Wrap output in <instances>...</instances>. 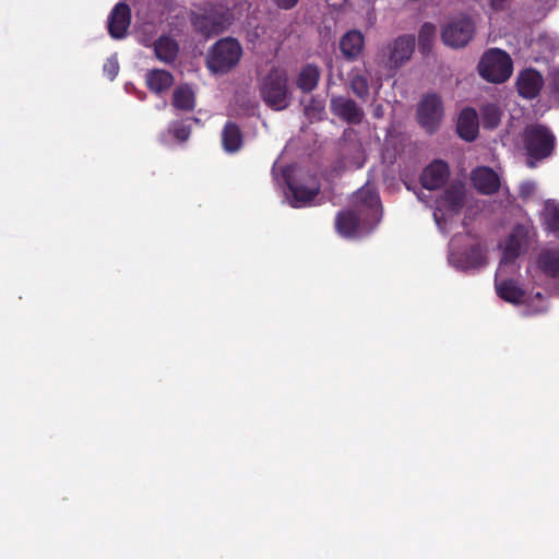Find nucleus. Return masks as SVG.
Instances as JSON below:
<instances>
[{
    "label": "nucleus",
    "instance_id": "obj_32",
    "mask_svg": "<svg viewBox=\"0 0 559 559\" xmlns=\"http://www.w3.org/2000/svg\"><path fill=\"white\" fill-rule=\"evenodd\" d=\"M169 131L179 142H186L191 133V127L183 121H175L170 124Z\"/></svg>",
    "mask_w": 559,
    "mask_h": 559
},
{
    "label": "nucleus",
    "instance_id": "obj_24",
    "mask_svg": "<svg viewBox=\"0 0 559 559\" xmlns=\"http://www.w3.org/2000/svg\"><path fill=\"white\" fill-rule=\"evenodd\" d=\"M540 271L548 277H559V248L548 249L540 252L537 258Z\"/></svg>",
    "mask_w": 559,
    "mask_h": 559
},
{
    "label": "nucleus",
    "instance_id": "obj_35",
    "mask_svg": "<svg viewBox=\"0 0 559 559\" xmlns=\"http://www.w3.org/2000/svg\"><path fill=\"white\" fill-rule=\"evenodd\" d=\"M272 1L281 10H292V8L296 7L299 2V0H272Z\"/></svg>",
    "mask_w": 559,
    "mask_h": 559
},
{
    "label": "nucleus",
    "instance_id": "obj_25",
    "mask_svg": "<svg viewBox=\"0 0 559 559\" xmlns=\"http://www.w3.org/2000/svg\"><path fill=\"white\" fill-rule=\"evenodd\" d=\"M173 106L177 110L191 111L195 108V95L188 84L178 85L173 93Z\"/></svg>",
    "mask_w": 559,
    "mask_h": 559
},
{
    "label": "nucleus",
    "instance_id": "obj_6",
    "mask_svg": "<svg viewBox=\"0 0 559 559\" xmlns=\"http://www.w3.org/2000/svg\"><path fill=\"white\" fill-rule=\"evenodd\" d=\"M194 31L205 38L224 33L231 23V16L228 10L205 9L203 12H192L190 17Z\"/></svg>",
    "mask_w": 559,
    "mask_h": 559
},
{
    "label": "nucleus",
    "instance_id": "obj_21",
    "mask_svg": "<svg viewBox=\"0 0 559 559\" xmlns=\"http://www.w3.org/2000/svg\"><path fill=\"white\" fill-rule=\"evenodd\" d=\"M222 145L227 154L238 153L243 145V134L234 121H227L222 131Z\"/></svg>",
    "mask_w": 559,
    "mask_h": 559
},
{
    "label": "nucleus",
    "instance_id": "obj_16",
    "mask_svg": "<svg viewBox=\"0 0 559 559\" xmlns=\"http://www.w3.org/2000/svg\"><path fill=\"white\" fill-rule=\"evenodd\" d=\"M144 80L146 88L155 95H162L168 92L175 84L174 74L160 68L147 70Z\"/></svg>",
    "mask_w": 559,
    "mask_h": 559
},
{
    "label": "nucleus",
    "instance_id": "obj_9",
    "mask_svg": "<svg viewBox=\"0 0 559 559\" xmlns=\"http://www.w3.org/2000/svg\"><path fill=\"white\" fill-rule=\"evenodd\" d=\"M330 110L347 124H359L366 116L356 102L345 96H333L330 100Z\"/></svg>",
    "mask_w": 559,
    "mask_h": 559
},
{
    "label": "nucleus",
    "instance_id": "obj_12",
    "mask_svg": "<svg viewBox=\"0 0 559 559\" xmlns=\"http://www.w3.org/2000/svg\"><path fill=\"white\" fill-rule=\"evenodd\" d=\"M449 176L448 163L443 159H435L424 169L420 183L427 190H438L447 183Z\"/></svg>",
    "mask_w": 559,
    "mask_h": 559
},
{
    "label": "nucleus",
    "instance_id": "obj_39",
    "mask_svg": "<svg viewBox=\"0 0 559 559\" xmlns=\"http://www.w3.org/2000/svg\"><path fill=\"white\" fill-rule=\"evenodd\" d=\"M507 0H489L490 5L493 10H501Z\"/></svg>",
    "mask_w": 559,
    "mask_h": 559
},
{
    "label": "nucleus",
    "instance_id": "obj_8",
    "mask_svg": "<svg viewBox=\"0 0 559 559\" xmlns=\"http://www.w3.org/2000/svg\"><path fill=\"white\" fill-rule=\"evenodd\" d=\"M443 117V103L437 94L424 96L418 105L417 118L419 124L428 132L433 133Z\"/></svg>",
    "mask_w": 559,
    "mask_h": 559
},
{
    "label": "nucleus",
    "instance_id": "obj_23",
    "mask_svg": "<svg viewBox=\"0 0 559 559\" xmlns=\"http://www.w3.org/2000/svg\"><path fill=\"white\" fill-rule=\"evenodd\" d=\"M496 290L500 299L512 305L522 304L526 296L519 284L511 278L499 283L496 282Z\"/></svg>",
    "mask_w": 559,
    "mask_h": 559
},
{
    "label": "nucleus",
    "instance_id": "obj_26",
    "mask_svg": "<svg viewBox=\"0 0 559 559\" xmlns=\"http://www.w3.org/2000/svg\"><path fill=\"white\" fill-rule=\"evenodd\" d=\"M354 203L358 207L357 211L364 214V210L377 214L380 206V199L376 191L369 188H362L356 191L354 195Z\"/></svg>",
    "mask_w": 559,
    "mask_h": 559
},
{
    "label": "nucleus",
    "instance_id": "obj_5",
    "mask_svg": "<svg viewBox=\"0 0 559 559\" xmlns=\"http://www.w3.org/2000/svg\"><path fill=\"white\" fill-rule=\"evenodd\" d=\"M478 72L488 82L502 83L512 73L511 57L501 49H489L478 63Z\"/></svg>",
    "mask_w": 559,
    "mask_h": 559
},
{
    "label": "nucleus",
    "instance_id": "obj_28",
    "mask_svg": "<svg viewBox=\"0 0 559 559\" xmlns=\"http://www.w3.org/2000/svg\"><path fill=\"white\" fill-rule=\"evenodd\" d=\"M502 110L496 104H486L480 107V122L485 129H496L501 120Z\"/></svg>",
    "mask_w": 559,
    "mask_h": 559
},
{
    "label": "nucleus",
    "instance_id": "obj_18",
    "mask_svg": "<svg viewBox=\"0 0 559 559\" xmlns=\"http://www.w3.org/2000/svg\"><path fill=\"white\" fill-rule=\"evenodd\" d=\"M366 46L364 35L357 29L347 31L340 40V50L345 60H355Z\"/></svg>",
    "mask_w": 559,
    "mask_h": 559
},
{
    "label": "nucleus",
    "instance_id": "obj_17",
    "mask_svg": "<svg viewBox=\"0 0 559 559\" xmlns=\"http://www.w3.org/2000/svg\"><path fill=\"white\" fill-rule=\"evenodd\" d=\"M479 118L476 109L465 107L461 110L457 122L456 132L460 138L467 142H473L478 135Z\"/></svg>",
    "mask_w": 559,
    "mask_h": 559
},
{
    "label": "nucleus",
    "instance_id": "obj_40",
    "mask_svg": "<svg viewBox=\"0 0 559 559\" xmlns=\"http://www.w3.org/2000/svg\"><path fill=\"white\" fill-rule=\"evenodd\" d=\"M380 110H381V107H378V108L376 109V111H374V116H377V117H378V116H380Z\"/></svg>",
    "mask_w": 559,
    "mask_h": 559
},
{
    "label": "nucleus",
    "instance_id": "obj_29",
    "mask_svg": "<svg viewBox=\"0 0 559 559\" xmlns=\"http://www.w3.org/2000/svg\"><path fill=\"white\" fill-rule=\"evenodd\" d=\"M435 37L436 26L430 22L424 23L418 36L419 49L423 55H428L431 51Z\"/></svg>",
    "mask_w": 559,
    "mask_h": 559
},
{
    "label": "nucleus",
    "instance_id": "obj_37",
    "mask_svg": "<svg viewBox=\"0 0 559 559\" xmlns=\"http://www.w3.org/2000/svg\"><path fill=\"white\" fill-rule=\"evenodd\" d=\"M551 92L554 97L559 100V72L556 73L552 78Z\"/></svg>",
    "mask_w": 559,
    "mask_h": 559
},
{
    "label": "nucleus",
    "instance_id": "obj_10",
    "mask_svg": "<svg viewBox=\"0 0 559 559\" xmlns=\"http://www.w3.org/2000/svg\"><path fill=\"white\" fill-rule=\"evenodd\" d=\"M515 87L521 97L533 100L538 97L544 87V78L538 70L532 67L525 68L520 71Z\"/></svg>",
    "mask_w": 559,
    "mask_h": 559
},
{
    "label": "nucleus",
    "instance_id": "obj_7",
    "mask_svg": "<svg viewBox=\"0 0 559 559\" xmlns=\"http://www.w3.org/2000/svg\"><path fill=\"white\" fill-rule=\"evenodd\" d=\"M476 32L474 20L466 14H461L449 20L442 27L441 40L451 48H464L473 39Z\"/></svg>",
    "mask_w": 559,
    "mask_h": 559
},
{
    "label": "nucleus",
    "instance_id": "obj_19",
    "mask_svg": "<svg viewBox=\"0 0 559 559\" xmlns=\"http://www.w3.org/2000/svg\"><path fill=\"white\" fill-rule=\"evenodd\" d=\"M321 79V70L316 63H306L296 78V87L304 94L317 90Z\"/></svg>",
    "mask_w": 559,
    "mask_h": 559
},
{
    "label": "nucleus",
    "instance_id": "obj_22",
    "mask_svg": "<svg viewBox=\"0 0 559 559\" xmlns=\"http://www.w3.org/2000/svg\"><path fill=\"white\" fill-rule=\"evenodd\" d=\"M360 211L344 210L337 213L335 218V227L343 237H353L359 226Z\"/></svg>",
    "mask_w": 559,
    "mask_h": 559
},
{
    "label": "nucleus",
    "instance_id": "obj_34",
    "mask_svg": "<svg viewBox=\"0 0 559 559\" xmlns=\"http://www.w3.org/2000/svg\"><path fill=\"white\" fill-rule=\"evenodd\" d=\"M103 71L111 81L116 79L119 73V63L116 59H107L103 66Z\"/></svg>",
    "mask_w": 559,
    "mask_h": 559
},
{
    "label": "nucleus",
    "instance_id": "obj_20",
    "mask_svg": "<svg viewBox=\"0 0 559 559\" xmlns=\"http://www.w3.org/2000/svg\"><path fill=\"white\" fill-rule=\"evenodd\" d=\"M155 58L165 63H174L179 55L178 43L168 35L159 36L153 44Z\"/></svg>",
    "mask_w": 559,
    "mask_h": 559
},
{
    "label": "nucleus",
    "instance_id": "obj_38",
    "mask_svg": "<svg viewBox=\"0 0 559 559\" xmlns=\"http://www.w3.org/2000/svg\"><path fill=\"white\" fill-rule=\"evenodd\" d=\"M533 185L532 183H524L521 188V193L523 197H528L533 191Z\"/></svg>",
    "mask_w": 559,
    "mask_h": 559
},
{
    "label": "nucleus",
    "instance_id": "obj_4",
    "mask_svg": "<svg viewBox=\"0 0 559 559\" xmlns=\"http://www.w3.org/2000/svg\"><path fill=\"white\" fill-rule=\"evenodd\" d=\"M242 56V48L235 38L219 39L210 48L206 67L214 73H226L237 66Z\"/></svg>",
    "mask_w": 559,
    "mask_h": 559
},
{
    "label": "nucleus",
    "instance_id": "obj_2",
    "mask_svg": "<svg viewBox=\"0 0 559 559\" xmlns=\"http://www.w3.org/2000/svg\"><path fill=\"white\" fill-rule=\"evenodd\" d=\"M523 145L527 156V166L534 168L537 162L545 160L552 155L556 138L546 126L535 123L524 130Z\"/></svg>",
    "mask_w": 559,
    "mask_h": 559
},
{
    "label": "nucleus",
    "instance_id": "obj_3",
    "mask_svg": "<svg viewBox=\"0 0 559 559\" xmlns=\"http://www.w3.org/2000/svg\"><path fill=\"white\" fill-rule=\"evenodd\" d=\"M260 97L272 110H285L289 105L290 92L288 78L284 69L272 67L260 80Z\"/></svg>",
    "mask_w": 559,
    "mask_h": 559
},
{
    "label": "nucleus",
    "instance_id": "obj_14",
    "mask_svg": "<svg viewBox=\"0 0 559 559\" xmlns=\"http://www.w3.org/2000/svg\"><path fill=\"white\" fill-rule=\"evenodd\" d=\"M487 262L486 253L480 245H474L464 252L451 253L450 263L459 270L478 269Z\"/></svg>",
    "mask_w": 559,
    "mask_h": 559
},
{
    "label": "nucleus",
    "instance_id": "obj_33",
    "mask_svg": "<svg viewBox=\"0 0 559 559\" xmlns=\"http://www.w3.org/2000/svg\"><path fill=\"white\" fill-rule=\"evenodd\" d=\"M546 221L548 228L559 237V205H547Z\"/></svg>",
    "mask_w": 559,
    "mask_h": 559
},
{
    "label": "nucleus",
    "instance_id": "obj_36",
    "mask_svg": "<svg viewBox=\"0 0 559 559\" xmlns=\"http://www.w3.org/2000/svg\"><path fill=\"white\" fill-rule=\"evenodd\" d=\"M313 110H318L319 115L321 112L324 111V107L323 105L321 104H318V103H312V104H309L306 108H305V111L308 116H313Z\"/></svg>",
    "mask_w": 559,
    "mask_h": 559
},
{
    "label": "nucleus",
    "instance_id": "obj_1",
    "mask_svg": "<svg viewBox=\"0 0 559 559\" xmlns=\"http://www.w3.org/2000/svg\"><path fill=\"white\" fill-rule=\"evenodd\" d=\"M415 49L416 37L414 35H400L379 48L377 60L393 76L400 68L411 60Z\"/></svg>",
    "mask_w": 559,
    "mask_h": 559
},
{
    "label": "nucleus",
    "instance_id": "obj_27",
    "mask_svg": "<svg viewBox=\"0 0 559 559\" xmlns=\"http://www.w3.org/2000/svg\"><path fill=\"white\" fill-rule=\"evenodd\" d=\"M442 200L447 205V209H450L453 212H459L464 206L466 195L464 194V189L462 187L451 185L444 190Z\"/></svg>",
    "mask_w": 559,
    "mask_h": 559
},
{
    "label": "nucleus",
    "instance_id": "obj_15",
    "mask_svg": "<svg viewBox=\"0 0 559 559\" xmlns=\"http://www.w3.org/2000/svg\"><path fill=\"white\" fill-rule=\"evenodd\" d=\"M287 189L286 198L294 209L307 206V204L311 203L320 193V186L318 183L311 187H305L301 183L287 180Z\"/></svg>",
    "mask_w": 559,
    "mask_h": 559
},
{
    "label": "nucleus",
    "instance_id": "obj_31",
    "mask_svg": "<svg viewBox=\"0 0 559 559\" xmlns=\"http://www.w3.org/2000/svg\"><path fill=\"white\" fill-rule=\"evenodd\" d=\"M521 254V242L514 235H510L504 243L500 264L511 263Z\"/></svg>",
    "mask_w": 559,
    "mask_h": 559
},
{
    "label": "nucleus",
    "instance_id": "obj_30",
    "mask_svg": "<svg viewBox=\"0 0 559 559\" xmlns=\"http://www.w3.org/2000/svg\"><path fill=\"white\" fill-rule=\"evenodd\" d=\"M349 88L362 102L367 100L370 95L369 80L365 75H353L349 81Z\"/></svg>",
    "mask_w": 559,
    "mask_h": 559
},
{
    "label": "nucleus",
    "instance_id": "obj_11",
    "mask_svg": "<svg viewBox=\"0 0 559 559\" xmlns=\"http://www.w3.org/2000/svg\"><path fill=\"white\" fill-rule=\"evenodd\" d=\"M131 24V9L128 3L120 2L109 12L107 19V31L109 36L115 39L126 37L128 28Z\"/></svg>",
    "mask_w": 559,
    "mask_h": 559
},
{
    "label": "nucleus",
    "instance_id": "obj_13",
    "mask_svg": "<svg viewBox=\"0 0 559 559\" xmlns=\"http://www.w3.org/2000/svg\"><path fill=\"white\" fill-rule=\"evenodd\" d=\"M475 189L483 195H492L500 188L498 174L488 166L476 167L471 175Z\"/></svg>",
    "mask_w": 559,
    "mask_h": 559
}]
</instances>
